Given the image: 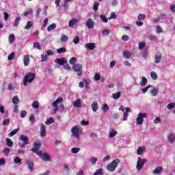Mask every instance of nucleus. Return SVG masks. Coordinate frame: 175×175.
I'll return each instance as SVG.
<instances>
[{
  "label": "nucleus",
  "instance_id": "nucleus-46",
  "mask_svg": "<svg viewBox=\"0 0 175 175\" xmlns=\"http://www.w3.org/2000/svg\"><path fill=\"white\" fill-rule=\"evenodd\" d=\"M79 151H80V148H72L71 149V152H72V154H77Z\"/></svg>",
  "mask_w": 175,
  "mask_h": 175
},
{
  "label": "nucleus",
  "instance_id": "nucleus-14",
  "mask_svg": "<svg viewBox=\"0 0 175 175\" xmlns=\"http://www.w3.org/2000/svg\"><path fill=\"white\" fill-rule=\"evenodd\" d=\"M163 172V167H157L153 171V174H161Z\"/></svg>",
  "mask_w": 175,
  "mask_h": 175
},
{
  "label": "nucleus",
  "instance_id": "nucleus-36",
  "mask_svg": "<svg viewBox=\"0 0 175 175\" xmlns=\"http://www.w3.org/2000/svg\"><path fill=\"white\" fill-rule=\"evenodd\" d=\"M18 102H20V100H18V97L17 96H14L12 98V103L14 105H17V103H18Z\"/></svg>",
  "mask_w": 175,
  "mask_h": 175
},
{
  "label": "nucleus",
  "instance_id": "nucleus-40",
  "mask_svg": "<svg viewBox=\"0 0 175 175\" xmlns=\"http://www.w3.org/2000/svg\"><path fill=\"white\" fill-rule=\"evenodd\" d=\"M144 147H139L137 150V155H142L143 153V151H144Z\"/></svg>",
  "mask_w": 175,
  "mask_h": 175
},
{
  "label": "nucleus",
  "instance_id": "nucleus-64",
  "mask_svg": "<svg viewBox=\"0 0 175 175\" xmlns=\"http://www.w3.org/2000/svg\"><path fill=\"white\" fill-rule=\"evenodd\" d=\"M14 163H21V159L20 157H16L14 159Z\"/></svg>",
  "mask_w": 175,
  "mask_h": 175
},
{
  "label": "nucleus",
  "instance_id": "nucleus-53",
  "mask_svg": "<svg viewBox=\"0 0 175 175\" xmlns=\"http://www.w3.org/2000/svg\"><path fill=\"white\" fill-rule=\"evenodd\" d=\"M148 39H149V40H157V36L154 35H149L148 36Z\"/></svg>",
  "mask_w": 175,
  "mask_h": 175
},
{
  "label": "nucleus",
  "instance_id": "nucleus-27",
  "mask_svg": "<svg viewBox=\"0 0 175 175\" xmlns=\"http://www.w3.org/2000/svg\"><path fill=\"white\" fill-rule=\"evenodd\" d=\"M150 77L152 79V80H157L158 75H157V72L152 71L150 72Z\"/></svg>",
  "mask_w": 175,
  "mask_h": 175
},
{
  "label": "nucleus",
  "instance_id": "nucleus-13",
  "mask_svg": "<svg viewBox=\"0 0 175 175\" xmlns=\"http://www.w3.org/2000/svg\"><path fill=\"white\" fill-rule=\"evenodd\" d=\"M94 21H92L91 18H89L86 22V27H88L89 29H92V28H94Z\"/></svg>",
  "mask_w": 175,
  "mask_h": 175
},
{
  "label": "nucleus",
  "instance_id": "nucleus-3",
  "mask_svg": "<svg viewBox=\"0 0 175 175\" xmlns=\"http://www.w3.org/2000/svg\"><path fill=\"white\" fill-rule=\"evenodd\" d=\"M83 129L80 128L79 126H75L72 128L71 132L72 133V136L79 139L80 137V133L82 132Z\"/></svg>",
  "mask_w": 175,
  "mask_h": 175
},
{
  "label": "nucleus",
  "instance_id": "nucleus-22",
  "mask_svg": "<svg viewBox=\"0 0 175 175\" xmlns=\"http://www.w3.org/2000/svg\"><path fill=\"white\" fill-rule=\"evenodd\" d=\"M161 59H162V55H156L154 56V64H159L161 62Z\"/></svg>",
  "mask_w": 175,
  "mask_h": 175
},
{
  "label": "nucleus",
  "instance_id": "nucleus-32",
  "mask_svg": "<svg viewBox=\"0 0 175 175\" xmlns=\"http://www.w3.org/2000/svg\"><path fill=\"white\" fill-rule=\"evenodd\" d=\"M18 131H20V129H14L11 133H10V137H12V136H14V135L17 134Z\"/></svg>",
  "mask_w": 175,
  "mask_h": 175
},
{
  "label": "nucleus",
  "instance_id": "nucleus-63",
  "mask_svg": "<svg viewBox=\"0 0 175 175\" xmlns=\"http://www.w3.org/2000/svg\"><path fill=\"white\" fill-rule=\"evenodd\" d=\"M64 68L66 69V70H70V66L68 64V63L64 64Z\"/></svg>",
  "mask_w": 175,
  "mask_h": 175
},
{
  "label": "nucleus",
  "instance_id": "nucleus-16",
  "mask_svg": "<svg viewBox=\"0 0 175 175\" xmlns=\"http://www.w3.org/2000/svg\"><path fill=\"white\" fill-rule=\"evenodd\" d=\"M40 136H42V137L46 136V126H44V124H41L40 126Z\"/></svg>",
  "mask_w": 175,
  "mask_h": 175
},
{
  "label": "nucleus",
  "instance_id": "nucleus-50",
  "mask_svg": "<svg viewBox=\"0 0 175 175\" xmlns=\"http://www.w3.org/2000/svg\"><path fill=\"white\" fill-rule=\"evenodd\" d=\"M174 106H175L174 103H170L167 105V109H169V110H172V109H174Z\"/></svg>",
  "mask_w": 175,
  "mask_h": 175
},
{
  "label": "nucleus",
  "instance_id": "nucleus-44",
  "mask_svg": "<svg viewBox=\"0 0 175 175\" xmlns=\"http://www.w3.org/2000/svg\"><path fill=\"white\" fill-rule=\"evenodd\" d=\"M96 162H98V158H96V157H92L90 159V163L92 165H95V163H96Z\"/></svg>",
  "mask_w": 175,
  "mask_h": 175
},
{
  "label": "nucleus",
  "instance_id": "nucleus-20",
  "mask_svg": "<svg viewBox=\"0 0 175 175\" xmlns=\"http://www.w3.org/2000/svg\"><path fill=\"white\" fill-rule=\"evenodd\" d=\"M92 111L96 113V111H98V109H99V107L98 106V103L96 102H94L92 104Z\"/></svg>",
  "mask_w": 175,
  "mask_h": 175
},
{
  "label": "nucleus",
  "instance_id": "nucleus-10",
  "mask_svg": "<svg viewBox=\"0 0 175 175\" xmlns=\"http://www.w3.org/2000/svg\"><path fill=\"white\" fill-rule=\"evenodd\" d=\"M55 64H58L60 66H64V64H68V60L64 58H61V59L58 58L55 59Z\"/></svg>",
  "mask_w": 175,
  "mask_h": 175
},
{
  "label": "nucleus",
  "instance_id": "nucleus-37",
  "mask_svg": "<svg viewBox=\"0 0 175 175\" xmlns=\"http://www.w3.org/2000/svg\"><path fill=\"white\" fill-rule=\"evenodd\" d=\"M61 40L62 42H68V40H69V38L65 34H62Z\"/></svg>",
  "mask_w": 175,
  "mask_h": 175
},
{
  "label": "nucleus",
  "instance_id": "nucleus-41",
  "mask_svg": "<svg viewBox=\"0 0 175 175\" xmlns=\"http://www.w3.org/2000/svg\"><path fill=\"white\" fill-rule=\"evenodd\" d=\"M152 96H157V94H158V88H154L151 90Z\"/></svg>",
  "mask_w": 175,
  "mask_h": 175
},
{
  "label": "nucleus",
  "instance_id": "nucleus-15",
  "mask_svg": "<svg viewBox=\"0 0 175 175\" xmlns=\"http://www.w3.org/2000/svg\"><path fill=\"white\" fill-rule=\"evenodd\" d=\"M85 49L88 50H94L95 49V43H87L85 44Z\"/></svg>",
  "mask_w": 175,
  "mask_h": 175
},
{
  "label": "nucleus",
  "instance_id": "nucleus-57",
  "mask_svg": "<svg viewBox=\"0 0 175 175\" xmlns=\"http://www.w3.org/2000/svg\"><path fill=\"white\" fill-rule=\"evenodd\" d=\"M41 59H42V62H46V61H47V59H48L47 55H43V54L41 55Z\"/></svg>",
  "mask_w": 175,
  "mask_h": 175
},
{
  "label": "nucleus",
  "instance_id": "nucleus-17",
  "mask_svg": "<svg viewBox=\"0 0 175 175\" xmlns=\"http://www.w3.org/2000/svg\"><path fill=\"white\" fill-rule=\"evenodd\" d=\"M77 23H79V20L76 18L72 19L68 23V27H70V28H72L75 27V24H77Z\"/></svg>",
  "mask_w": 175,
  "mask_h": 175
},
{
  "label": "nucleus",
  "instance_id": "nucleus-62",
  "mask_svg": "<svg viewBox=\"0 0 175 175\" xmlns=\"http://www.w3.org/2000/svg\"><path fill=\"white\" fill-rule=\"evenodd\" d=\"M10 124V119H6L3 122V125H9Z\"/></svg>",
  "mask_w": 175,
  "mask_h": 175
},
{
  "label": "nucleus",
  "instance_id": "nucleus-61",
  "mask_svg": "<svg viewBox=\"0 0 175 175\" xmlns=\"http://www.w3.org/2000/svg\"><path fill=\"white\" fill-rule=\"evenodd\" d=\"M170 10L172 12V13H175V4L171 5Z\"/></svg>",
  "mask_w": 175,
  "mask_h": 175
},
{
  "label": "nucleus",
  "instance_id": "nucleus-9",
  "mask_svg": "<svg viewBox=\"0 0 175 175\" xmlns=\"http://www.w3.org/2000/svg\"><path fill=\"white\" fill-rule=\"evenodd\" d=\"M34 148H32L31 151H33V152H36L38 150H39V148L42 146V142L40 141L38 142H34Z\"/></svg>",
  "mask_w": 175,
  "mask_h": 175
},
{
  "label": "nucleus",
  "instance_id": "nucleus-6",
  "mask_svg": "<svg viewBox=\"0 0 175 175\" xmlns=\"http://www.w3.org/2000/svg\"><path fill=\"white\" fill-rule=\"evenodd\" d=\"M62 102H64V98L59 97L52 103L53 113H57V111H58V104L62 103Z\"/></svg>",
  "mask_w": 175,
  "mask_h": 175
},
{
  "label": "nucleus",
  "instance_id": "nucleus-21",
  "mask_svg": "<svg viewBox=\"0 0 175 175\" xmlns=\"http://www.w3.org/2000/svg\"><path fill=\"white\" fill-rule=\"evenodd\" d=\"M23 62L25 66H28V65H29V56L25 55L23 58Z\"/></svg>",
  "mask_w": 175,
  "mask_h": 175
},
{
  "label": "nucleus",
  "instance_id": "nucleus-38",
  "mask_svg": "<svg viewBox=\"0 0 175 175\" xmlns=\"http://www.w3.org/2000/svg\"><path fill=\"white\" fill-rule=\"evenodd\" d=\"M77 62V57H72L69 60V62L71 65H76Z\"/></svg>",
  "mask_w": 175,
  "mask_h": 175
},
{
  "label": "nucleus",
  "instance_id": "nucleus-19",
  "mask_svg": "<svg viewBox=\"0 0 175 175\" xmlns=\"http://www.w3.org/2000/svg\"><path fill=\"white\" fill-rule=\"evenodd\" d=\"M81 105H82V103L80 99L75 100L73 103L74 107H81Z\"/></svg>",
  "mask_w": 175,
  "mask_h": 175
},
{
  "label": "nucleus",
  "instance_id": "nucleus-18",
  "mask_svg": "<svg viewBox=\"0 0 175 175\" xmlns=\"http://www.w3.org/2000/svg\"><path fill=\"white\" fill-rule=\"evenodd\" d=\"M8 40L9 43L10 44H13V43H14V40H16V36H14V34H10Z\"/></svg>",
  "mask_w": 175,
  "mask_h": 175
},
{
  "label": "nucleus",
  "instance_id": "nucleus-8",
  "mask_svg": "<svg viewBox=\"0 0 175 175\" xmlns=\"http://www.w3.org/2000/svg\"><path fill=\"white\" fill-rule=\"evenodd\" d=\"M26 165L30 172H33V166H35V163H33V161L32 160L28 161Z\"/></svg>",
  "mask_w": 175,
  "mask_h": 175
},
{
  "label": "nucleus",
  "instance_id": "nucleus-12",
  "mask_svg": "<svg viewBox=\"0 0 175 175\" xmlns=\"http://www.w3.org/2000/svg\"><path fill=\"white\" fill-rule=\"evenodd\" d=\"M19 140H21V142H23L25 144H29V137H28L27 136L21 135L19 138Z\"/></svg>",
  "mask_w": 175,
  "mask_h": 175
},
{
  "label": "nucleus",
  "instance_id": "nucleus-11",
  "mask_svg": "<svg viewBox=\"0 0 175 175\" xmlns=\"http://www.w3.org/2000/svg\"><path fill=\"white\" fill-rule=\"evenodd\" d=\"M42 161L44 162H50L51 161V157H50V154L49 153H44L42 155Z\"/></svg>",
  "mask_w": 175,
  "mask_h": 175
},
{
  "label": "nucleus",
  "instance_id": "nucleus-52",
  "mask_svg": "<svg viewBox=\"0 0 175 175\" xmlns=\"http://www.w3.org/2000/svg\"><path fill=\"white\" fill-rule=\"evenodd\" d=\"M122 40H124V42H128V40H129V36L124 34L122 36Z\"/></svg>",
  "mask_w": 175,
  "mask_h": 175
},
{
  "label": "nucleus",
  "instance_id": "nucleus-25",
  "mask_svg": "<svg viewBox=\"0 0 175 175\" xmlns=\"http://www.w3.org/2000/svg\"><path fill=\"white\" fill-rule=\"evenodd\" d=\"M112 98L113 99H119L120 98H121V92H118L116 93H113L112 94Z\"/></svg>",
  "mask_w": 175,
  "mask_h": 175
},
{
  "label": "nucleus",
  "instance_id": "nucleus-47",
  "mask_svg": "<svg viewBox=\"0 0 175 175\" xmlns=\"http://www.w3.org/2000/svg\"><path fill=\"white\" fill-rule=\"evenodd\" d=\"M116 135H117V131L113 129L110 133H109V136L110 137H114V136H116Z\"/></svg>",
  "mask_w": 175,
  "mask_h": 175
},
{
  "label": "nucleus",
  "instance_id": "nucleus-54",
  "mask_svg": "<svg viewBox=\"0 0 175 175\" xmlns=\"http://www.w3.org/2000/svg\"><path fill=\"white\" fill-rule=\"evenodd\" d=\"M146 18V14H139L138 16V20L142 21Z\"/></svg>",
  "mask_w": 175,
  "mask_h": 175
},
{
  "label": "nucleus",
  "instance_id": "nucleus-7",
  "mask_svg": "<svg viewBox=\"0 0 175 175\" xmlns=\"http://www.w3.org/2000/svg\"><path fill=\"white\" fill-rule=\"evenodd\" d=\"M72 69L75 72H77V76H81L83 75V65L75 64L72 66Z\"/></svg>",
  "mask_w": 175,
  "mask_h": 175
},
{
  "label": "nucleus",
  "instance_id": "nucleus-58",
  "mask_svg": "<svg viewBox=\"0 0 175 175\" xmlns=\"http://www.w3.org/2000/svg\"><path fill=\"white\" fill-rule=\"evenodd\" d=\"M21 118H24L27 116V112L25 111H21Z\"/></svg>",
  "mask_w": 175,
  "mask_h": 175
},
{
  "label": "nucleus",
  "instance_id": "nucleus-31",
  "mask_svg": "<svg viewBox=\"0 0 175 175\" xmlns=\"http://www.w3.org/2000/svg\"><path fill=\"white\" fill-rule=\"evenodd\" d=\"M98 9H99V3L95 1L93 4V10L98 12Z\"/></svg>",
  "mask_w": 175,
  "mask_h": 175
},
{
  "label": "nucleus",
  "instance_id": "nucleus-43",
  "mask_svg": "<svg viewBox=\"0 0 175 175\" xmlns=\"http://www.w3.org/2000/svg\"><path fill=\"white\" fill-rule=\"evenodd\" d=\"M33 47L35 49H38V50H42V47L40 46V43L39 42H33Z\"/></svg>",
  "mask_w": 175,
  "mask_h": 175
},
{
  "label": "nucleus",
  "instance_id": "nucleus-39",
  "mask_svg": "<svg viewBox=\"0 0 175 175\" xmlns=\"http://www.w3.org/2000/svg\"><path fill=\"white\" fill-rule=\"evenodd\" d=\"M29 122H31V124H35L36 119L35 118V116L33 115H31L29 118Z\"/></svg>",
  "mask_w": 175,
  "mask_h": 175
},
{
  "label": "nucleus",
  "instance_id": "nucleus-59",
  "mask_svg": "<svg viewBox=\"0 0 175 175\" xmlns=\"http://www.w3.org/2000/svg\"><path fill=\"white\" fill-rule=\"evenodd\" d=\"M94 80H95L96 81H99V80H100V75H99V74H96V75H94Z\"/></svg>",
  "mask_w": 175,
  "mask_h": 175
},
{
  "label": "nucleus",
  "instance_id": "nucleus-26",
  "mask_svg": "<svg viewBox=\"0 0 175 175\" xmlns=\"http://www.w3.org/2000/svg\"><path fill=\"white\" fill-rule=\"evenodd\" d=\"M146 84H147V78L144 77L142 78V81L139 83V85L142 87H144V85H146Z\"/></svg>",
  "mask_w": 175,
  "mask_h": 175
},
{
  "label": "nucleus",
  "instance_id": "nucleus-49",
  "mask_svg": "<svg viewBox=\"0 0 175 175\" xmlns=\"http://www.w3.org/2000/svg\"><path fill=\"white\" fill-rule=\"evenodd\" d=\"M14 57H15L14 53H12L8 55V61H13V59L14 58Z\"/></svg>",
  "mask_w": 175,
  "mask_h": 175
},
{
  "label": "nucleus",
  "instance_id": "nucleus-33",
  "mask_svg": "<svg viewBox=\"0 0 175 175\" xmlns=\"http://www.w3.org/2000/svg\"><path fill=\"white\" fill-rule=\"evenodd\" d=\"M21 21V17H20V16L16 17L14 21V26L18 27V25L20 24Z\"/></svg>",
  "mask_w": 175,
  "mask_h": 175
},
{
  "label": "nucleus",
  "instance_id": "nucleus-1",
  "mask_svg": "<svg viewBox=\"0 0 175 175\" xmlns=\"http://www.w3.org/2000/svg\"><path fill=\"white\" fill-rule=\"evenodd\" d=\"M35 77H36V75L34 73L27 72L23 80V85L27 87V84H28V83H31V81H33L35 80Z\"/></svg>",
  "mask_w": 175,
  "mask_h": 175
},
{
  "label": "nucleus",
  "instance_id": "nucleus-45",
  "mask_svg": "<svg viewBox=\"0 0 175 175\" xmlns=\"http://www.w3.org/2000/svg\"><path fill=\"white\" fill-rule=\"evenodd\" d=\"M156 32L157 33H162V32H163V30L162 29V27H161V26H157Z\"/></svg>",
  "mask_w": 175,
  "mask_h": 175
},
{
  "label": "nucleus",
  "instance_id": "nucleus-4",
  "mask_svg": "<svg viewBox=\"0 0 175 175\" xmlns=\"http://www.w3.org/2000/svg\"><path fill=\"white\" fill-rule=\"evenodd\" d=\"M147 162V159H142V157H138L137 161V165H136V169L139 172V170H142L143 169V166H144V164Z\"/></svg>",
  "mask_w": 175,
  "mask_h": 175
},
{
  "label": "nucleus",
  "instance_id": "nucleus-29",
  "mask_svg": "<svg viewBox=\"0 0 175 175\" xmlns=\"http://www.w3.org/2000/svg\"><path fill=\"white\" fill-rule=\"evenodd\" d=\"M6 144L8 147H13V141L10 138L6 139Z\"/></svg>",
  "mask_w": 175,
  "mask_h": 175
},
{
  "label": "nucleus",
  "instance_id": "nucleus-2",
  "mask_svg": "<svg viewBox=\"0 0 175 175\" xmlns=\"http://www.w3.org/2000/svg\"><path fill=\"white\" fill-rule=\"evenodd\" d=\"M120 162V161L118 159H116L113 160L111 163H109L107 165V170H108V172H114V170L117 169V166H118Z\"/></svg>",
  "mask_w": 175,
  "mask_h": 175
},
{
  "label": "nucleus",
  "instance_id": "nucleus-56",
  "mask_svg": "<svg viewBox=\"0 0 175 175\" xmlns=\"http://www.w3.org/2000/svg\"><path fill=\"white\" fill-rule=\"evenodd\" d=\"M138 46L140 50H143L146 47V44L144 42H140Z\"/></svg>",
  "mask_w": 175,
  "mask_h": 175
},
{
  "label": "nucleus",
  "instance_id": "nucleus-34",
  "mask_svg": "<svg viewBox=\"0 0 175 175\" xmlns=\"http://www.w3.org/2000/svg\"><path fill=\"white\" fill-rule=\"evenodd\" d=\"M53 122H54V118H49L46 120L45 124L46 125H50V124H53Z\"/></svg>",
  "mask_w": 175,
  "mask_h": 175
},
{
  "label": "nucleus",
  "instance_id": "nucleus-55",
  "mask_svg": "<svg viewBox=\"0 0 175 175\" xmlns=\"http://www.w3.org/2000/svg\"><path fill=\"white\" fill-rule=\"evenodd\" d=\"M109 33H110V30H109V29H105L103 31V36H108Z\"/></svg>",
  "mask_w": 175,
  "mask_h": 175
},
{
  "label": "nucleus",
  "instance_id": "nucleus-60",
  "mask_svg": "<svg viewBox=\"0 0 175 175\" xmlns=\"http://www.w3.org/2000/svg\"><path fill=\"white\" fill-rule=\"evenodd\" d=\"M3 154L5 155H9V154H10V150L9 148H5L3 150Z\"/></svg>",
  "mask_w": 175,
  "mask_h": 175
},
{
  "label": "nucleus",
  "instance_id": "nucleus-24",
  "mask_svg": "<svg viewBox=\"0 0 175 175\" xmlns=\"http://www.w3.org/2000/svg\"><path fill=\"white\" fill-rule=\"evenodd\" d=\"M168 140H169L170 143H172L173 144V143H174V142H175L174 134H173V133L170 134V135L168 137Z\"/></svg>",
  "mask_w": 175,
  "mask_h": 175
},
{
  "label": "nucleus",
  "instance_id": "nucleus-5",
  "mask_svg": "<svg viewBox=\"0 0 175 175\" xmlns=\"http://www.w3.org/2000/svg\"><path fill=\"white\" fill-rule=\"evenodd\" d=\"M144 118H147L146 113H139L136 120L137 125H142L144 122Z\"/></svg>",
  "mask_w": 175,
  "mask_h": 175
},
{
  "label": "nucleus",
  "instance_id": "nucleus-51",
  "mask_svg": "<svg viewBox=\"0 0 175 175\" xmlns=\"http://www.w3.org/2000/svg\"><path fill=\"white\" fill-rule=\"evenodd\" d=\"M73 43H75V44H79V42H80V38L77 36L75 37V38L72 40Z\"/></svg>",
  "mask_w": 175,
  "mask_h": 175
},
{
  "label": "nucleus",
  "instance_id": "nucleus-48",
  "mask_svg": "<svg viewBox=\"0 0 175 175\" xmlns=\"http://www.w3.org/2000/svg\"><path fill=\"white\" fill-rule=\"evenodd\" d=\"M109 105L107 104H105L103 106V110L105 111V113H107L109 111Z\"/></svg>",
  "mask_w": 175,
  "mask_h": 175
},
{
  "label": "nucleus",
  "instance_id": "nucleus-30",
  "mask_svg": "<svg viewBox=\"0 0 175 175\" xmlns=\"http://www.w3.org/2000/svg\"><path fill=\"white\" fill-rule=\"evenodd\" d=\"M56 51L58 54H62V53H66V49L62 47V48L57 49Z\"/></svg>",
  "mask_w": 175,
  "mask_h": 175
},
{
  "label": "nucleus",
  "instance_id": "nucleus-42",
  "mask_svg": "<svg viewBox=\"0 0 175 175\" xmlns=\"http://www.w3.org/2000/svg\"><path fill=\"white\" fill-rule=\"evenodd\" d=\"M33 109H39V103L38 101H33L32 103Z\"/></svg>",
  "mask_w": 175,
  "mask_h": 175
},
{
  "label": "nucleus",
  "instance_id": "nucleus-28",
  "mask_svg": "<svg viewBox=\"0 0 175 175\" xmlns=\"http://www.w3.org/2000/svg\"><path fill=\"white\" fill-rule=\"evenodd\" d=\"M33 26V23H32V22L31 21H28L27 23L26 26L25 27V29H31V28H32Z\"/></svg>",
  "mask_w": 175,
  "mask_h": 175
},
{
  "label": "nucleus",
  "instance_id": "nucleus-23",
  "mask_svg": "<svg viewBox=\"0 0 175 175\" xmlns=\"http://www.w3.org/2000/svg\"><path fill=\"white\" fill-rule=\"evenodd\" d=\"M55 28H57V24L53 23L47 27V31L51 32V31H53V29H55Z\"/></svg>",
  "mask_w": 175,
  "mask_h": 175
},
{
  "label": "nucleus",
  "instance_id": "nucleus-35",
  "mask_svg": "<svg viewBox=\"0 0 175 175\" xmlns=\"http://www.w3.org/2000/svg\"><path fill=\"white\" fill-rule=\"evenodd\" d=\"M122 54L126 58H129L130 57H132V53H131L129 51H123Z\"/></svg>",
  "mask_w": 175,
  "mask_h": 175
}]
</instances>
